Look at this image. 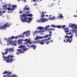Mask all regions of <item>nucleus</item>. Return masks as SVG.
Masks as SVG:
<instances>
[{
	"label": "nucleus",
	"mask_w": 77,
	"mask_h": 77,
	"mask_svg": "<svg viewBox=\"0 0 77 77\" xmlns=\"http://www.w3.org/2000/svg\"><path fill=\"white\" fill-rule=\"evenodd\" d=\"M51 27H52L53 28H56V27H57L58 29H63L65 27H66V25H57L56 26L53 24H52L51 26Z\"/></svg>",
	"instance_id": "obj_6"
},
{
	"label": "nucleus",
	"mask_w": 77,
	"mask_h": 77,
	"mask_svg": "<svg viewBox=\"0 0 77 77\" xmlns=\"http://www.w3.org/2000/svg\"><path fill=\"white\" fill-rule=\"evenodd\" d=\"M25 8L23 9V11H24L25 12H26L27 11H28V10H29L30 9V8H26V6H25Z\"/></svg>",
	"instance_id": "obj_16"
},
{
	"label": "nucleus",
	"mask_w": 77,
	"mask_h": 77,
	"mask_svg": "<svg viewBox=\"0 0 77 77\" xmlns=\"http://www.w3.org/2000/svg\"><path fill=\"white\" fill-rule=\"evenodd\" d=\"M43 38H44V36H43V37H41V36H39V39H43Z\"/></svg>",
	"instance_id": "obj_28"
},
{
	"label": "nucleus",
	"mask_w": 77,
	"mask_h": 77,
	"mask_svg": "<svg viewBox=\"0 0 77 77\" xmlns=\"http://www.w3.org/2000/svg\"><path fill=\"white\" fill-rule=\"evenodd\" d=\"M38 30H39V27H37V29H36L35 31V33H36L37 32L39 33V31H38Z\"/></svg>",
	"instance_id": "obj_21"
},
{
	"label": "nucleus",
	"mask_w": 77,
	"mask_h": 77,
	"mask_svg": "<svg viewBox=\"0 0 77 77\" xmlns=\"http://www.w3.org/2000/svg\"><path fill=\"white\" fill-rule=\"evenodd\" d=\"M32 1H33V2H36V1L35 0H32Z\"/></svg>",
	"instance_id": "obj_50"
},
{
	"label": "nucleus",
	"mask_w": 77,
	"mask_h": 77,
	"mask_svg": "<svg viewBox=\"0 0 77 77\" xmlns=\"http://www.w3.org/2000/svg\"><path fill=\"white\" fill-rule=\"evenodd\" d=\"M48 41H50V38H48L47 39H46Z\"/></svg>",
	"instance_id": "obj_42"
},
{
	"label": "nucleus",
	"mask_w": 77,
	"mask_h": 77,
	"mask_svg": "<svg viewBox=\"0 0 77 77\" xmlns=\"http://www.w3.org/2000/svg\"><path fill=\"white\" fill-rule=\"evenodd\" d=\"M23 2H26V0H22Z\"/></svg>",
	"instance_id": "obj_40"
},
{
	"label": "nucleus",
	"mask_w": 77,
	"mask_h": 77,
	"mask_svg": "<svg viewBox=\"0 0 77 77\" xmlns=\"http://www.w3.org/2000/svg\"><path fill=\"white\" fill-rule=\"evenodd\" d=\"M47 41L48 40L47 39H45L44 42H45V43H46V44H49V42H50V41Z\"/></svg>",
	"instance_id": "obj_18"
},
{
	"label": "nucleus",
	"mask_w": 77,
	"mask_h": 77,
	"mask_svg": "<svg viewBox=\"0 0 77 77\" xmlns=\"http://www.w3.org/2000/svg\"><path fill=\"white\" fill-rule=\"evenodd\" d=\"M30 47H32L33 48V49L34 50L35 49V48H36V46H34L33 45H32Z\"/></svg>",
	"instance_id": "obj_25"
},
{
	"label": "nucleus",
	"mask_w": 77,
	"mask_h": 77,
	"mask_svg": "<svg viewBox=\"0 0 77 77\" xmlns=\"http://www.w3.org/2000/svg\"><path fill=\"white\" fill-rule=\"evenodd\" d=\"M2 15H3V13H1V11H0V16L1 17Z\"/></svg>",
	"instance_id": "obj_36"
},
{
	"label": "nucleus",
	"mask_w": 77,
	"mask_h": 77,
	"mask_svg": "<svg viewBox=\"0 0 77 77\" xmlns=\"http://www.w3.org/2000/svg\"><path fill=\"white\" fill-rule=\"evenodd\" d=\"M71 32H69V33H67L66 35H71Z\"/></svg>",
	"instance_id": "obj_39"
},
{
	"label": "nucleus",
	"mask_w": 77,
	"mask_h": 77,
	"mask_svg": "<svg viewBox=\"0 0 77 77\" xmlns=\"http://www.w3.org/2000/svg\"><path fill=\"white\" fill-rule=\"evenodd\" d=\"M26 45H27V47H29V48H30V46H29V43H27Z\"/></svg>",
	"instance_id": "obj_35"
},
{
	"label": "nucleus",
	"mask_w": 77,
	"mask_h": 77,
	"mask_svg": "<svg viewBox=\"0 0 77 77\" xmlns=\"http://www.w3.org/2000/svg\"><path fill=\"white\" fill-rule=\"evenodd\" d=\"M42 32H45V30H41L39 31V33H42Z\"/></svg>",
	"instance_id": "obj_26"
},
{
	"label": "nucleus",
	"mask_w": 77,
	"mask_h": 77,
	"mask_svg": "<svg viewBox=\"0 0 77 77\" xmlns=\"http://www.w3.org/2000/svg\"><path fill=\"white\" fill-rule=\"evenodd\" d=\"M7 77H18V76H17L15 75H12V76L11 75H7Z\"/></svg>",
	"instance_id": "obj_15"
},
{
	"label": "nucleus",
	"mask_w": 77,
	"mask_h": 77,
	"mask_svg": "<svg viewBox=\"0 0 77 77\" xmlns=\"http://www.w3.org/2000/svg\"><path fill=\"white\" fill-rule=\"evenodd\" d=\"M76 37H77V33L75 34Z\"/></svg>",
	"instance_id": "obj_55"
},
{
	"label": "nucleus",
	"mask_w": 77,
	"mask_h": 77,
	"mask_svg": "<svg viewBox=\"0 0 77 77\" xmlns=\"http://www.w3.org/2000/svg\"><path fill=\"white\" fill-rule=\"evenodd\" d=\"M64 29H65V30H67V29H68V28H66L65 29H64V28H63Z\"/></svg>",
	"instance_id": "obj_46"
},
{
	"label": "nucleus",
	"mask_w": 77,
	"mask_h": 77,
	"mask_svg": "<svg viewBox=\"0 0 77 77\" xmlns=\"http://www.w3.org/2000/svg\"><path fill=\"white\" fill-rule=\"evenodd\" d=\"M2 54H3V55H4V54H5V53H3V52H2Z\"/></svg>",
	"instance_id": "obj_51"
},
{
	"label": "nucleus",
	"mask_w": 77,
	"mask_h": 77,
	"mask_svg": "<svg viewBox=\"0 0 77 77\" xmlns=\"http://www.w3.org/2000/svg\"><path fill=\"white\" fill-rule=\"evenodd\" d=\"M48 19H51V18H50V17H49L48 18Z\"/></svg>",
	"instance_id": "obj_63"
},
{
	"label": "nucleus",
	"mask_w": 77,
	"mask_h": 77,
	"mask_svg": "<svg viewBox=\"0 0 77 77\" xmlns=\"http://www.w3.org/2000/svg\"><path fill=\"white\" fill-rule=\"evenodd\" d=\"M27 16H28L29 17H32V16H33V15L31 14H28L27 15Z\"/></svg>",
	"instance_id": "obj_30"
},
{
	"label": "nucleus",
	"mask_w": 77,
	"mask_h": 77,
	"mask_svg": "<svg viewBox=\"0 0 77 77\" xmlns=\"http://www.w3.org/2000/svg\"><path fill=\"white\" fill-rule=\"evenodd\" d=\"M9 26L8 24V23H6V24H5L3 26H0V29L2 30H6V28L8 27Z\"/></svg>",
	"instance_id": "obj_8"
},
{
	"label": "nucleus",
	"mask_w": 77,
	"mask_h": 77,
	"mask_svg": "<svg viewBox=\"0 0 77 77\" xmlns=\"http://www.w3.org/2000/svg\"><path fill=\"white\" fill-rule=\"evenodd\" d=\"M36 43H38V44H39V42H38V41L37 40V42H35V41H33V43L32 44H31V45H33V44L34 43L36 44Z\"/></svg>",
	"instance_id": "obj_22"
},
{
	"label": "nucleus",
	"mask_w": 77,
	"mask_h": 77,
	"mask_svg": "<svg viewBox=\"0 0 77 77\" xmlns=\"http://www.w3.org/2000/svg\"><path fill=\"white\" fill-rule=\"evenodd\" d=\"M36 5V4H34V6H35V5Z\"/></svg>",
	"instance_id": "obj_62"
},
{
	"label": "nucleus",
	"mask_w": 77,
	"mask_h": 77,
	"mask_svg": "<svg viewBox=\"0 0 77 77\" xmlns=\"http://www.w3.org/2000/svg\"><path fill=\"white\" fill-rule=\"evenodd\" d=\"M8 74V72L6 71L5 72H4L2 74Z\"/></svg>",
	"instance_id": "obj_32"
},
{
	"label": "nucleus",
	"mask_w": 77,
	"mask_h": 77,
	"mask_svg": "<svg viewBox=\"0 0 77 77\" xmlns=\"http://www.w3.org/2000/svg\"><path fill=\"white\" fill-rule=\"evenodd\" d=\"M3 13H5V11H3Z\"/></svg>",
	"instance_id": "obj_64"
},
{
	"label": "nucleus",
	"mask_w": 77,
	"mask_h": 77,
	"mask_svg": "<svg viewBox=\"0 0 77 77\" xmlns=\"http://www.w3.org/2000/svg\"><path fill=\"white\" fill-rule=\"evenodd\" d=\"M12 8H8L7 10H8V11H14L15 9L14 8H17V5H12Z\"/></svg>",
	"instance_id": "obj_10"
},
{
	"label": "nucleus",
	"mask_w": 77,
	"mask_h": 77,
	"mask_svg": "<svg viewBox=\"0 0 77 77\" xmlns=\"http://www.w3.org/2000/svg\"><path fill=\"white\" fill-rule=\"evenodd\" d=\"M21 13H22V12H21V11H20L19 12V13L20 14H21Z\"/></svg>",
	"instance_id": "obj_52"
},
{
	"label": "nucleus",
	"mask_w": 77,
	"mask_h": 77,
	"mask_svg": "<svg viewBox=\"0 0 77 77\" xmlns=\"http://www.w3.org/2000/svg\"><path fill=\"white\" fill-rule=\"evenodd\" d=\"M38 39H39V36H36V37L35 38V40H38Z\"/></svg>",
	"instance_id": "obj_24"
},
{
	"label": "nucleus",
	"mask_w": 77,
	"mask_h": 77,
	"mask_svg": "<svg viewBox=\"0 0 77 77\" xmlns=\"http://www.w3.org/2000/svg\"><path fill=\"white\" fill-rule=\"evenodd\" d=\"M49 29L50 30H53V29L52 28H50V29Z\"/></svg>",
	"instance_id": "obj_44"
},
{
	"label": "nucleus",
	"mask_w": 77,
	"mask_h": 77,
	"mask_svg": "<svg viewBox=\"0 0 77 77\" xmlns=\"http://www.w3.org/2000/svg\"><path fill=\"white\" fill-rule=\"evenodd\" d=\"M8 6H11V4H9L8 5Z\"/></svg>",
	"instance_id": "obj_45"
},
{
	"label": "nucleus",
	"mask_w": 77,
	"mask_h": 77,
	"mask_svg": "<svg viewBox=\"0 0 77 77\" xmlns=\"http://www.w3.org/2000/svg\"><path fill=\"white\" fill-rule=\"evenodd\" d=\"M51 20H55V17H51Z\"/></svg>",
	"instance_id": "obj_31"
},
{
	"label": "nucleus",
	"mask_w": 77,
	"mask_h": 77,
	"mask_svg": "<svg viewBox=\"0 0 77 77\" xmlns=\"http://www.w3.org/2000/svg\"><path fill=\"white\" fill-rule=\"evenodd\" d=\"M50 29H48V32H49V31H50Z\"/></svg>",
	"instance_id": "obj_60"
},
{
	"label": "nucleus",
	"mask_w": 77,
	"mask_h": 77,
	"mask_svg": "<svg viewBox=\"0 0 77 77\" xmlns=\"http://www.w3.org/2000/svg\"><path fill=\"white\" fill-rule=\"evenodd\" d=\"M52 32L51 31H50L49 32V35L50 36H51V35H52V34L51 33Z\"/></svg>",
	"instance_id": "obj_29"
},
{
	"label": "nucleus",
	"mask_w": 77,
	"mask_h": 77,
	"mask_svg": "<svg viewBox=\"0 0 77 77\" xmlns=\"http://www.w3.org/2000/svg\"><path fill=\"white\" fill-rule=\"evenodd\" d=\"M65 33H68L69 32V30L68 29L67 30H66L65 31Z\"/></svg>",
	"instance_id": "obj_34"
},
{
	"label": "nucleus",
	"mask_w": 77,
	"mask_h": 77,
	"mask_svg": "<svg viewBox=\"0 0 77 77\" xmlns=\"http://www.w3.org/2000/svg\"><path fill=\"white\" fill-rule=\"evenodd\" d=\"M45 17V14H43L41 16V17Z\"/></svg>",
	"instance_id": "obj_37"
},
{
	"label": "nucleus",
	"mask_w": 77,
	"mask_h": 77,
	"mask_svg": "<svg viewBox=\"0 0 77 77\" xmlns=\"http://www.w3.org/2000/svg\"><path fill=\"white\" fill-rule=\"evenodd\" d=\"M20 17H21L22 18H24L23 19H21V21L23 22H26L27 21V23H30L31 21H32V18L29 17L28 18H27L26 17V15L24 14H22V16L20 15Z\"/></svg>",
	"instance_id": "obj_2"
},
{
	"label": "nucleus",
	"mask_w": 77,
	"mask_h": 77,
	"mask_svg": "<svg viewBox=\"0 0 77 77\" xmlns=\"http://www.w3.org/2000/svg\"><path fill=\"white\" fill-rule=\"evenodd\" d=\"M39 42L40 44L41 45H44V42H41V40H39Z\"/></svg>",
	"instance_id": "obj_23"
},
{
	"label": "nucleus",
	"mask_w": 77,
	"mask_h": 77,
	"mask_svg": "<svg viewBox=\"0 0 77 77\" xmlns=\"http://www.w3.org/2000/svg\"><path fill=\"white\" fill-rule=\"evenodd\" d=\"M25 33H26L25 32L23 33L22 34H21L19 36V37H20V38H21V37H22V38H24V35Z\"/></svg>",
	"instance_id": "obj_19"
},
{
	"label": "nucleus",
	"mask_w": 77,
	"mask_h": 77,
	"mask_svg": "<svg viewBox=\"0 0 77 77\" xmlns=\"http://www.w3.org/2000/svg\"><path fill=\"white\" fill-rule=\"evenodd\" d=\"M47 13V12H44V14H46Z\"/></svg>",
	"instance_id": "obj_57"
},
{
	"label": "nucleus",
	"mask_w": 77,
	"mask_h": 77,
	"mask_svg": "<svg viewBox=\"0 0 77 77\" xmlns=\"http://www.w3.org/2000/svg\"><path fill=\"white\" fill-rule=\"evenodd\" d=\"M50 27V25H48L45 27H44L42 26H39V30H45L46 32H47L48 30V28Z\"/></svg>",
	"instance_id": "obj_7"
},
{
	"label": "nucleus",
	"mask_w": 77,
	"mask_h": 77,
	"mask_svg": "<svg viewBox=\"0 0 77 77\" xmlns=\"http://www.w3.org/2000/svg\"><path fill=\"white\" fill-rule=\"evenodd\" d=\"M24 41L25 42H26L27 44H29V43H30V45H31V44H33V42L31 43V41L30 39H26L24 40Z\"/></svg>",
	"instance_id": "obj_11"
},
{
	"label": "nucleus",
	"mask_w": 77,
	"mask_h": 77,
	"mask_svg": "<svg viewBox=\"0 0 77 77\" xmlns=\"http://www.w3.org/2000/svg\"><path fill=\"white\" fill-rule=\"evenodd\" d=\"M58 17H59V18H63V16L60 15L58 16Z\"/></svg>",
	"instance_id": "obj_33"
},
{
	"label": "nucleus",
	"mask_w": 77,
	"mask_h": 77,
	"mask_svg": "<svg viewBox=\"0 0 77 77\" xmlns=\"http://www.w3.org/2000/svg\"><path fill=\"white\" fill-rule=\"evenodd\" d=\"M15 46H17V44H14Z\"/></svg>",
	"instance_id": "obj_58"
},
{
	"label": "nucleus",
	"mask_w": 77,
	"mask_h": 77,
	"mask_svg": "<svg viewBox=\"0 0 77 77\" xmlns=\"http://www.w3.org/2000/svg\"><path fill=\"white\" fill-rule=\"evenodd\" d=\"M36 22H39V20H36Z\"/></svg>",
	"instance_id": "obj_54"
},
{
	"label": "nucleus",
	"mask_w": 77,
	"mask_h": 77,
	"mask_svg": "<svg viewBox=\"0 0 77 77\" xmlns=\"http://www.w3.org/2000/svg\"><path fill=\"white\" fill-rule=\"evenodd\" d=\"M44 14V12H42L41 13H40V14H41V15H42V14Z\"/></svg>",
	"instance_id": "obj_43"
},
{
	"label": "nucleus",
	"mask_w": 77,
	"mask_h": 77,
	"mask_svg": "<svg viewBox=\"0 0 77 77\" xmlns=\"http://www.w3.org/2000/svg\"><path fill=\"white\" fill-rule=\"evenodd\" d=\"M18 48H22V50L21 49H17V51L18 52H16V54L19 55V53H24V52L26 51V50H28V48H25V46H24L23 45H21L20 46L18 47Z\"/></svg>",
	"instance_id": "obj_1"
},
{
	"label": "nucleus",
	"mask_w": 77,
	"mask_h": 77,
	"mask_svg": "<svg viewBox=\"0 0 77 77\" xmlns=\"http://www.w3.org/2000/svg\"><path fill=\"white\" fill-rule=\"evenodd\" d=\"M25 32L26 33V37H29V36L30 35V32H29V31H26Z\"/></svg>",
	"instance_id": "obj_14"
},
{
	"label": "nucleus",
	"mask_w": 77,
	"mask_h": 77,
	"mask_svg": "<svg viewBox=\"0 0 77 77\" xmlns=\"http://www.w3.org/2000/svg\"><path fill=\"white\" fill-rule=\"evenodd\" d=\"M69 27H73L74 26H76L74 24H73L71 23H69Z\"/></svg>",
	"instance_id": "obj_17"
},
{
	"label": "nucleus",
	"mask_w": 77,
	"mask_h": 77,
	"mask_svg": "<svg viewBox=\"0 0 77 77\" xmlns=\"http://www.w3.org/2000/svg\"><path fill=\"white\" fill-rule=\"evenodd\" d=\"M3 57L4 58L3 60H5V59H6V61L7 63L12 62V61L15 60V59L12 58L14 57V56L11 55H9L7 57L3 56Z\"/></svg>",
	"instance_id": "obj_4"
},
{
	"label": "nucleus",
	"mask_w": 77,
	"mask_h": 77,
	"mask_svg": "<svg viewBox=\"0 0 77 77\" xmlns=\"http://www.w3.org/2000/svg\"><path fill=\"white\" fill-rule=\"evenodd\" d=\"M18 36H16L15 37L13 36L11 37H10V38H9L8 39V42H12L13 39H18Z\"/></svg>",
	"instance_id": "obj_9"
},
{
	"label": "nucleus",
	"mask_w": 77,
	"mask_h": 77,
	"mask_svg": "<svg viewBox=\"0 0 77 77\" xmlns=\"http://www.w3.org/2000/svg\"><path fill=\"white\" fill-rule=\"evenodd\" d=\"M6 7H7V6L6 5H2V9H6Z\"/></svg>",
	"instance_id": "obj_20"
},
{
	"label": "nucleus",
	"mask_w": 77,
	"mask_h": 77,
	"mask_svg": "<svg viewBox=\"0 0 77 77\" xmlns=\"http://www.w3.org/2000/svg\"><path fill=\"white\" fill-rule=\"evenodd\" d=\"M41 41L42 42H44V39H42V40Z\"/></svg>",
	"instance_id": "obj_41"
},
{
	"label": "nucleus",
	"mask_w": 77,
	"mask_h": 77,
	"mask_svg": "<svg viewBox=\"0 0 77 77\" xmlns=\"http://www.w3.org/2000/svg\"><path fill=\"white\" fill-rule=\"evenodd\" d=\"M53 42V40H52L49 41V42Z\"/></svg>",
	"instance_id": "obj_47"
},
{
	"label": "nucleus",
	"mask_w": 77,
	"mask_h": 77,
	"mask_svg": "<svg viewBox=\"0 0 77 77\" xmlns=\"http://www.w3.org/2000/svg\"><path fill=\"white\" fill-rule=\"evenodd\" d=\"M6 77V75H5L3 76V77Z\"/></svg>",
	"instance_id": "obj_59"
},
{
	"label": "nucleus",
	"mask_w": 77,
	"mask_h": 77,
	"mask_svg": "<svg viewBox=\"0 0 77 77\" xmlns=\"http://www.w3.org/2000/svg\"><path fill=\"white\" fill-rule=\"evenodd\" d=\"M40 35H43V33H40Z\"/></svg>",
	"instance_id": "obj_53"
},
{
	"label": "nucleus",
	"mask_w": 77,
	"mask_h": 77,
	"mask_svg": "<svg viewBox=\"0 0 77 77\" xmlns=\"http://www.w3.org/2000/svg\"><path fill=\"white\" fill-rule=\"evenodd\" d=\"M46 17H48V15H46Z\"/></svg>",
	"instance_id": "obj_61"
},
{
	"label": "nucleus",
	"mask_w": 77,
	"mask_h": 77,
	"mask_svg": "<svg viewBox=\"0 0 77 77\" xmlns=\"http://www.w3.org/2000/svg\"><path fill=\"white\" fill-rule=\"evenodd\" d=\"M44 22H45V20L43 18L40 19V20H39V23H43Z\"/></svg>",
	"instance_id": "obj_12"
},
{
	"label": "nucleus",
	"mask_w": 77,
	"mask_h": 77,
	"mask_svg": "<svg viewBox=\"0 0 77 77\" xmlns=\"http://www.w3.org/2000/svg\"><path fill=\"white\" fill-rule=\"evenodd\" d=\"M4 50L5 51V54H6L8 53V51L10 52V53H12L14 52V49L13 48H6V49H4Z\"/></svg>",
	"instance_id": "obj_5"
},
{
	"label": "nucleus",
	"mask_w": 77,
	"mask_h": 77,
	"mask_svg": "<svg viewBox=\"0 0 77 77\" xmlns=\"http://www.w3.org/2000/svg\"><path fill=\"white\" fill-rule=\"evenodd\" d=\"M29 12H30V11L27 12V14H28V13H29Z\"/></svg>",
	"instance_id": "obj_48"
},
{
	"label": "nucleus",
	"mask_w": 77,
	"mask_h": 77,
	"mask_svg": "<svg viewBox=\"0 0 77 77\" xmlns=\"http://www.w3.org/2000/svg\"><path fill=\"white\" fill-rule=\"evenodd\" d=\"M73 37V36L72 35H70L69 36H68L67 35H66L64 38H65L64 40V42H69V43H71L72 42V38Z\"/></svg>",
	"instance_id": "obj_3"
},
{
	"label": "nucleus",
	"mask_w": 77,
	"mask_h": 77,
	"mask_svg": "<svg viewBox=\"0 0 77 77\" xmlns=\"http://www.w3.org/2000/svg\"><path fill=\"white\" fill-rule=\"evenodd\" d=\"M11 74V72H9L8 73V74Z\"/></svg>",
	"instance_id": "obj_56"
},
{
	"label": "nucleus",
	"mask_w": 77,
	"mask_h": 77,
	"mask_svg": "<svg viewBox=\"0 0 77 77\" xmlns=\"http://www.w3.org/2000/svg\"><path fill=\"white\" fill-rule=\"evenodd\" d=\"M23 41V39H19L18 40V42L19 45H21L23 44V42H21V41Z\"/></svg>",
	"instance_id": "obj_13"
},
{
	"label": "nucleus",
	"mask_w": 77,
	"mask_h": 77,
	"mask_svg": "<svg viewBox=\"0 0 77 77\" xmlns=\"http://www.w3.org/2000/svg\"><path fill=\"white\" fill-rule=\"evenodd\" d=\"M48 36H49V35H46L43 36V37L44 38H48Z\"/></svg>",
	"instance_id": "obj_27"
},
{
	"label": "nucleus",
	"mask_w": 77,
	"mask_h": 77,
	"mask_svg": "<svg viewBox=\"0 0 77 77\" xmlns=\"http://www.w3.org/2000/svg\"><path fill=\"white\" fill-rule=\"evenodd\" d=\"M74 17H77V15L75 16V15H74Z\"/></svg>",
	"instance_id": "obj_49"
},
{
	"label": "nucleus",
	"mask_w": 77,
	"mask_h": 77,
	"mask_svg": "<svg viewBox=\"0 0 77 77\" xmlns=\"http://www.w3.org/2000/svg\"><path fill=\"white\" fill-rule=\"evenodd\" d=\"M74 29H77V25H76V26H75L74 27Z\"/></svg>",
	"instance_id": "obj_38"
}]
</instances>
